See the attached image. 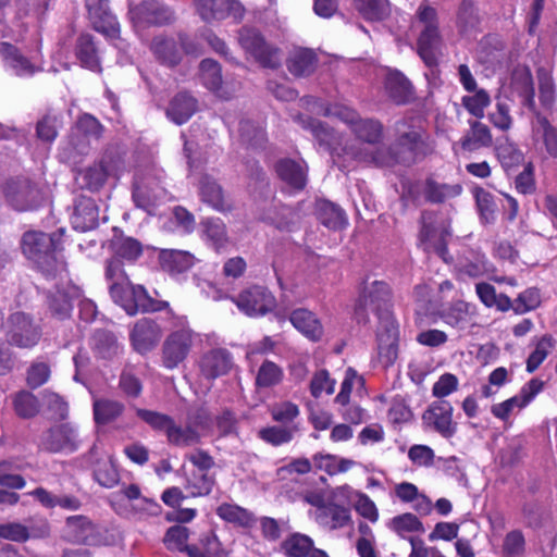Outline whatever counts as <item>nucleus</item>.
I'll return each instance as SVG.
<instances>
[{
	"label": "nucleus",
	"instance_id": "nucleus-28",
	"mask_svg": "<svg viewBox=\"0 0 557 557\" xmlns=\"http://www.w3.org/2000/svg\"><path fill=\"white\" fill-rule=\"evenodd\" d=\"M289 321L295 329L312 342H318L323 336L322 323L313 312L307 309L294 310L290 313Z\"/></svg>",
	"mask_w": 557,
	"mask_h": 557
},
{
	"label": "nucleus",
	"instance_id": "nucleus-60",
	"mask_svg": "<svg viewBox=\"0 0 557 557\" xmlns=\"http://www.w3.org/2000/svg\"><path fill=\"white\" fill-rule=\"evenodd\" d=\"M473 95L463 96L461 103L465 109L474 117L482 119L485 109L491 104V97L485 89L476 88Z\"/></svg>",
	"mask_w": 557,
	"mask_h": 557
},
{
	"label": "nucleus",
	"instance_id": "nucleus-40",
	"mask_svg": "<svg viewBox=\"0 0 557 557\" xmlns=\"http://www.w3.org/2000/svg\"><path fill=\"white\" fill-rule=\"evenodd\" d=\"M358 14L368 22H382L391 14L388 0H352Z\"/></svg>",
	"mask_w": 557,
	"mask_h": 557
},
{
	"label": "nucleus",
	"instance_id": "nucleus-31",
	"mask_svg": "<svg viewBox=\"0 0 557 557\" xmlns=\"http://www.w3.org/2000/svg\"><path fill=\"white\" fill-rule=\"evenodd\" d=\"M351 520L350 510L337 504H323L318 506L317 521L330 530L342 529Z\"/></svg>",
	"mask_w": 557,
	"mask_h": 557
},
{
	"label": "nucleus",
	"instance_id": "nucleus-12",
	"mask_svg": "<svg viewBox=\"0 0 557 557\" xmlns=\"http://www.w3.org/2000/svg\"><path fill=\"white\" fill-rule=\"evenodd\" d=\"M237 308L249 317H260L274 310L276 299L264 286L253 285L242 290L233 298Z\"/></svg>",
	"mask_w": 557,
	"mask_h": 557
},
{
	"label": "nucleus",
	"instance_id": "nucleus-26",
	"mask_svg": "<svg viewBox=\"0 0 557 557\" xmlns=\"http://www.w3.org/2000/svg\"><path fill=\"white\" fill-rule=\"evenodd\" d=\"M278 177L290 188L301 190L307 184V169L304 161L282 159L275 165Z\"/></svg>",
	"mask_w": 557,
	"mask_h": 557
},
{
	"label": "nucleus",
	"instance_id": "nucleus-44",
	"mask_svg": "<svg viewBox=\"0 0 557 557\" xmlns=\"http://www.w3.org/2000/svg\"><path fill=\"white\" fill-rule=\"evenodd\" d=\"M63 125L61 112L49 110L36 123V136L45 143H53Z\"/></svg>",
	"mask_w": 557,
	"mask_h": 557
},
{
	"label": "nucleus",
	"instance_id": "nucleus-23",
	"mask_svg": "<svg viewBox=\"0 0 557 557\" xmlns=\"http://www.w3.org/2000/svg\"><path fill=\"white\" fill-rule=\"evenodd\" d=\"M420 242L424 245L425 250H434L440 257L445 259L447 252L445 236L448 232L444 228L441 231L433 225V214L423 212L421 215Z\"/></svg>",
	"mask_w": 557,
	"mask_h": 557
},
{
	"label": "nucleus",
	"instance_id": "nucleus-18",
	"mask_svg": "<svg viewBox=\"0 0 557 557\" xmlns=\"http://www.w3.org/2000/svg\"><path fill=\"white\" fill-rule=\"evenodd\" d=\"M233 366V356L225 348L210 349L199 360L200 374L209 381L226 375Z\"/></svg>",
	"mask_w": 557,
	"mask_h": 557
},
{
	"label": "nucleus",
	"instance_id": "nucleus-54",
	"mask_svg": "<svg viewBox=\"0 0 557 557\" xmlns=\"http://www.w3.org/2000/svg\"><path fill=\"white\" fill-rule=\"evenodd\" d=\"M92 347L96 354L103 359H111L121 350L114 334L102 330L94 334Z\"/></svg>",
	"mask_w": 557,
	"mask_h": 557
},
{
	"label": "nucleus",
	"instance_id": "nucleus-41",
	"mask_svg": "<svg viewBox=\"0 0 557 557\" xmlns=\"http://www.w3.org/2000/svg\"><path fill=\"white\" fill-rule=\"evenodd\" d=\"M461 191L462 186L460 184L438 183L433 178H428L423 188L425 199L432 203H441L456 198Z\"/></svg>",
	"mask_w": 557,
	"mask_h": 557
},
{
	"label": "nucleus",
	"instance_id": "nucleus-27",
	"mask_svg": "<svg viewBox=\"0 0 557 557\" xmlns=\"http://www.w3.org/2000/svg\"><path fill=\"white\" fill-rule=\"evenodd\" d=\"M201 237L216 252L230 245L226 225L220 218H208L201 221Z\"/></svg>",
	"mask_w": 557,
	"mask_h": 557
},
{
	"label": "nucleus",
	"instance_id": "nucleus-13",
	"mask_svg": "<svg viewBox=\"0 0 557 557\" xmlns=\"http://www.w3.org/2000/svg\"><path fill=\"white\" fill-rule=\"evenodd\" d=\"M454 408L444 399L433 401L423 412V423L445 438L453 437L457 432V423L453 421Z\"/></svg>",
	"mask_w": 557,
	"mask_h": 557
},
{
	"label": "nucleus",
	"instance_id": "nucleus-25",
	"mask_svg": "<svg viewBox=\"0 0 557 557\" xmlns=\"http://www.w3.org/2000/svg\"><path fill=\"white\" fill-rule=\"evenodd\" d=\"M114 166L109 161V157L104 156L98 163H95L78 174V182L83 188L91 191L99 190L106 183L109 174L113 172Z\"/></svg>",
	"mask_w": 557,
	"mask_h": 557
},
{
	"label": "nucleus",
	"instance_id": "nucleus-49",
	"mask_svg": "<svg viewBox=\"0 0 557 557\" xmlns=\"http://www.w3.org/2000/svg\"><path fill=\"white\" fill-rule=\"evenodd\" d=\"M163 270L172 274L183 273L194 264V256L182 250H163L160 255Z\"/></svg>",
	"mask_w": 557,
	"mask_h": 557
},
{
	"label": "nucleus",
	"instance_id": "nucleus-7",
	"mask_svg": "<svg viewBox=\"0 0 557 557\" xmlns=\"http://www.w3.org/2000/svg\"><path fill=\"white\" fill-rule=\"evenodd\" d=\"M322 114L329 117H336L346 123L356 135V137L367 144L373 145L380 141L382 137V125L374 120H362L358 113L343 104H329L323 108Z\"/></svg>",
	"mask_w": 557,
	"mask_h": 557
},
{
	"label": "nucleus",
	"instance_id": "nucleus-17",
	"mask_svg": "<svg viewBox=\"0 0 557 557\" xmlns=\"http://www.w3.org/2000/svg\"><path fill=\"white\" fill-rule=\"evenodd\" d=\"M79 442L75 428L66 423L48 430L41 437L40 446L51 453L74 451Z\"/></svg>",
	"mask_w": 557,
	"mask_h": 557
},
{
	"label": "nucleus",
	"instance_id": "nucleus-52",
	"mask_svg": "<svg viewBox=\"0 0 557 557\" xmlns=\"http://www.w3.org/2000/svg\"><path fill=\"white\" fill-rule=\"evenodd\" d=\"M475 292L487 308L496 307L499 311H508L512 307L511 299L505 294H497L495 287L488 283H478Z\"/></svg>",
	"mask_w": 557,
	"mask_h": 557
},
{
	"label": "nucleus",
	"instance_id": "nucleus-59",
	"mask_svg": "<svg viewBox=\"0 0 557 557\" xmlns=\"http://www.w3.org/2000/svg\"><path fill=\"white\" fill-rule=\"evenodd\" d=\"M213 485L214 479L207 471H193L187 478L185 488L190 496L198 497L210 494Z\"/></svg>",
	"mask_w": 557,
	"mask_h": 557
},
{
	"label": "nucleus",
	"instance_id": "nucleus-29",
	"mask_svg": "<svg viewBox=\"0 0 557 557\" xmlns=\"http://www.w3.org/2000/svg\"><path fill=\"white\" fill-rule=\"evenodd\" d=\"M150 49L156 59L166 66L173 67L182 60V52L173 37L157 35L150 44Z\"/></svg>",
	"mask_w": 557,
	"mask_h": 557
},
{
	"label": "nucleus",
	"instance_id": "nucleus-35",
	"mask_svg": "<svg viewBox=\"0 0 557 557\" xmlns=\"http://www.w3.org/2000/svg\"><path fill=\"white\" fill-rule=\"evenodd\" d=\"M197 101L186 92H180L170 101L166 116L177 125L186 123L196 112Z\"/></svg>",
	"mask_w": 557,
	"mask_h": 557
},
{
	"label": "nucleus",
	"instance_id": "nucleus-30",
	"mask_svg": "<svg viewBox=\"0 0 557 557\" xmlns=\"http://www.w3.org/2000/svg\"><path fill=\"white\" fill-rule=\"evenodd\" d=\"M493 136L490 127L478 121H469V129L460 139V146L465 151L473 152L481 148L492 146Z\"/></svg>",
	"mask_w": 557,
	"mask_h": 557
},
{
	"label": "nucleus",
	"instance_id": "nucleus-42",
	"mask_svg": "<svg viewBox=\"0 0 557 557\" xmlns=\"http://www.w3.org/2000/svg\"><path fill=\"white\" fill-rule=\"evenodd\" d=\"M533 133L536 140L542 141L548 156L557 158V128L545 116L536 114Z\"/></svg>",
	"mask_w": 557,
	"mask_h": 557
},
{
	"label": "nucleus",
	"instance_id": "nucleus-11",
	"mask_svg": "<svg viewBox=\"0 0 557 557\" xmlns=\"http://www.w3.org/2000/svg\"><path fill=\"white\" fill-rule=\"evenodd\" d=\"M194 7L201 21L209 24L227 18L239 23L245 15V8L238 0H195Z\"/></svg>",
	"mask_w": 557,
	"mask_h": 557
},
{
	"label": "nucleus",
	"instance_id": "nucleus-10",
	"mask_svg": "<svg viewBox=\"0 0 557 557\" xmlns=\"http://www.w3.org/2000/svg\"><path fill=\"white\" fill-rule=\"evenodd\" d=\"M195 334L189 327H181L171 332L162 345V366L168 370L176 369L183 363L193 346Z\"/></svg>",
	"mask_w": 557,
	"mask_h": 557
},
{
	"label": "nucleus",
	"instance_id": "nucleus-50",
	"mask_svg": "<svg viewBox=\"0 0 557 557\" xmlns=\"http://www.w3.org/2000/svg\"><path fill=\"white\" fill-rule=\"evenodd\" d=\"M491 269V264L486 256L476 250H471L469 255L459 264V274L468 277L476 278L485 275Z\"/></svg>",
	"mask_w": 557,
	"mask_h": 557
},
{
	"label": "nucleus",
	"instance_id": "nucleus-1",
	"mask_svg": "<svg viewBox=\"0 0 557 557\" xmlns=\"http://www.w3.org/2000/svg\"><path fill=\"white\" fill-rule=\"evenodd\" d=\"M388 285L382 281H373L364 286L355 307L358 323H367L370 312L379 318L377 350L386 366L393 364L397 358L399 337L398 326L388 311Z\"/></svg>",
	"mask_w": 557,
	"mask_h": 557
},
{
	"label": "nucleus",
	"instance_id": "nucleus-56",
	"mask_svg": "<svg viewBox=\"0 0 557 557\" xmlns=\"http://www.w3.org/2000/svg\"><path fill=\"white\" fill-rule=\"evenodd\" d=\"M387 527L401 537H405L407 533L424 532L423 523L411 512L395 516L389 520Z\"/></svg>",
	"mask_w": 557,
	"mask_h": 557
},
{
	"label": "nucleus",
	"instance_id": "nucleus-6",
	"mask_svg": "<svg viewBox=\"0 0 557 557\" xmlns=\"http://www.w3.org/2000/svg\"><path fill=\"white\" fill-rule=\"evenodd\" d=\"M111 297L127 314L137 312H158L169 307L168 301L153 299L143 285H134L128 282L123 288L115 285L111 288Z\"/></svg>",
	"mask_w": 557,
	"mask_h": 557
},
{
	"label": "nucleus",
	"instance_id": "nucleus-14",
	"mask_svg": "<svg viewBox=\"0 0 557 557\" xmlns=\"http://www.w3.org/2000/svg\"><path fill=\"white\" fill-rule=\"evenodd\" d=\"M543 387L544 382L542 380L537 377L530 380L517 395L493 405L491 408L492 414L502 421L508 420L516 409L521 410L527 407L543 391Z\"/></svg>",
	"mask_w": 557,
	"mask_h": 557
},
{
	"label": "nucleus",
	"instance_id": "nucleus-51",
	"mask_svg": "<svg viewBox=\"0 0 557 557\" xmlns=\"http://www.w3.org/2000/svg\"><path fill=\"white\" fill-rule=\"evenodd\" d=\"M215 512L222 520L244 528L251 527L256 521L250 511L235 504L223 503Z\"/></svg>",
	"mask_w": 557,
	"mask_h": 557
},
{
	"label": "nucleus",
	"instance_id": "nucleus-53",
	"mask_svg": "<svg viewBox=\"0 0 557 557\" xmlns=\"http://www.w3.org/2000/svg\"><path fill=\"white\" fill-rule=\"evenodd\" d=\"M495 154L505 170L517 166L523 161V153L507 137L498 140Z\"/></svg>",
	"mask_w": 557,
	"mask_h": 557
},
{
	"label": "nucleus",
	"instance_id": "nucleus-46",
	"mask_svg": "<svg viewBox=\"0 0 557 557\" xmlns=\"http://www.w3.org/2000/svg\"><path fill=\"white\" fill-rule=\"evenodd\" d=\"M299 431L298 424L273 425L259 430L258 436L272 446H281L292 442Z\"/></svg>",
	"mask_w": 557,
	"mask_h": 557
},
{
	"label": "nucleus",
	"instance_id": "nucleus-58",
	"mask_svg": "<svg viewBox=\"0 0 557 557\" xmlns=\"http://www.w3.org/2000/svg\"><path fill=\"white\" fill-rule=\"evenodd\" d=\"M525 441L521 436H515L507 441L506 446L499 454L502 466L512 467L519 463L524 457Z\"/></svg>",
	"mask_w": 557,
	"mask_h": 557
},
{
	"label": "nucleus",
	"instance_id": "nucleus-48",
	"mask_svg": "<svg viewBox=\"0 0 557 557\" xmlns=\"http://www.w3.org/2000/svg\"><path fill=\"white\" fill-rule=\"evenodd\" d=\"M200 196L205 202L218 211L223 212L231 209L221 186L209 176H203L200 181Z\"/></svg>",
	"mask_w": 557,
	"mask_h": 557
},
{
	"label": "nucleus",
	"instance_id": "nucleus-3",
	"mask_svg": "<svg viewBox=\"0 0 557 557\" xmlns=\"http://www.w3.org/2000/svg\"><path fill=\"white\" fill-rule=\"evenodd\" d=\"M22 249L23 253L48 276L61 275L66 270L53 236L42 232H27L23 235Z\"/></svg>",
	"mask_w": 557,
	"mask_h": 557
},
{
	"label": "nucleus",
	"instance_id": "nucleus-39",
	"mask_svg": "<svg viewBox=\"0 0 557 557\" xmlns=\"http://www.w3.org/2000/svg\"><path fill=\"white\" fill-rule=\"evenodd\" d=\"M75 53L82 66L92 72H101L98 49L89 34H82L77 38Z\"/></svg>",
	"mask_w": 557,
	"mask_h": 557
},
{
	"label": "nucleus",
	"instance_id": "nucleus-62",
	"mask_svg": "<svg viewBox=\"0 0 557 557\" xmlns=\"http://www.w3.org/2000/svg\"><path fill=\"white\" fill-rule=\"evenodd\" d=\"M200 76L203 85L218 92L222 86V73L220 64L212 59H205L200 63Z\"/></svg>",
	"mask_w": 557,
	"mask_h": 557
},
{
	"label": "nucleus",
	"instance_id": "nucleus-47",
	"mask_svg": "<svg viewBox=\"0 0 557 557\" xmlns=\"http://www.w3.org/2000/svg\"><path fill=\"white\" fill-rule=\"evenodd\" d=\"M92 409L96 423L108 424L122 416L125 406L115 399L98 398L95 399Z\"/></svg>",
	"mask_w": 557,
	"mask_h": 557
},
{
	"label": "nucleus",
	"instance_id": "nucleus-45",
	"mask_svg": "<svg viewBox=\"0 0 557 557\" xmlns=\"http://www.w3.org/2000/svg\"><path fill=\"white\" fill-rule=\"evenodd\" d=\"M317 216L319 221L331 230H341L347 224L345 212L335 203L327 200L317 201Z\"/></svg>",
	"mask_w": 557,
	"mask_h": 557
},
{
	"label": "nucleus",
	"instance_id": "nucleus-21",
	"mask_svg": "<svg viewBox=\"0 0 557 557\" xmlns=\"http://www.w3.org/2000/svg\"><path fill=\"white\" fill-rule=\"evenodd\" d=\"M133 199L137 208L152 213L157 207L168 200V193L158 178L146 180L135 186Z\"/></svg>",
	"mask_w": 557,
	"mask_h": 557
},
{
	"label": "nucleus",
	"instance_id": "nucleus-38",
	"mask_svg": "<svg viewBox=\"0 0 557 557\" xmlns=\"http://www.w3.org/2000/svg\"><path fill=\"white\" fill-rule=\"evenodd\" d=\"M385 88L389 97L397 103H406L413 94L409 79L399 71H391L385 78Z\"/></svg>",
	"mask_w": 557,
	"mask_h": 557
},
{
	"label": "nucleus",
	"instance_id": "nucleus-9",
	"mask_svg": "<svg viewBox=\"0 0 557 557\" xmlns=\"http://www.w3.org/2000/svg\"><path fill=\"white\" fill-rule=\"evenodd\" d=\"M238 42L245 52L263 67L275 69L281 64L280 50L267 44L256 29L246 27L240 29Z\"/></svg>",
	"mask_w": 557,
	"mask_h": 557
},
{
	"label": "nucleus",
	"instance_id": "nucleus-55",
	"mask_svg": "<svg viewBox=\"0 0 557 557\" xmlns=\"http://www.w3.org/2000/svg\"><path fill=\"white\" fill-rule=\"evenodd\" d=\"M111 248L115 257L125 260H136L143 252L141 244L132 237L116 235L111 240Z\"/></svg>",
	"mask_w": 557,
	"mask_h": 557
},
{
	"label": "nucleus",
	"instance_id": "nucleus-64",
	"mask_svg": "<svg viewBox=\"0 0 557 557\" xmlns=\"http://www.w3.org/2000/svg\"><path fill=\"white\" fill-rule=\"evenodd\" d=\"M502 553L504 557H522L524 555L525 539L520 530H512L505 535Z\"/></svg>",
	"mask_w": 557,
	"mask_h": 557
},
{
	"label": "nucleus",
	"instance_id": "nucleus-34",
	"mask_svg": "<svg viewBox=\"0 0 557 557\" xmlns=\"http://www.w3.org/2000/svg\"><path fill=\"white\" fill-rule=\"evenodd\" d=\"M66 537L81 544H91L95 541L96 529L85 516H72L65 522Z\"/></svg>",
	"mask_w": 557,
	"mask_h": 557
},
{
	"label": "nucleus",
	"instance_id": "nucleus-8",
	"mask_svg": "<svg viewBox=\"0 0 557 557\" xmlns=\"http://www.w3.org/2000/svg\"><path fill=\"white\" fill-rule=\"evenodd\" d=\"M41 336V326L30 314L16 311L9 315L5 338L10 346L32 349L39 344Z\"/></svg>",
	"mask_w": 557,
	"mask_h": 557
},
{
	"label": "nucleus",
	"instance_id": "nucleus-15",
	"mask_svg": "<svg viewBox=\"0 0 557 557\" xmlns=\"http://www.w3.org/2000/svg\"><path fill=\"white\" fill-rule=\"evenodd\" d=\"M85 7L95 30L111 39L120 36V24L110 10L109 0H85Z\"/></svg>",
	"mask_w": 557,
	"mask_h": 557
},
{
	"label": "nucleus",
	"instance_id": "nucleus-22",
	"mask_svg": "<svg viewBox=\"0 0 557 557\" xmlns=\"http://www.w3.org/2000/svg\"><path fill=\"white\" fill-rule=\"evenodd\" d=\"M78 296L79 289L70 283L55 285L48 292L47 304L54 317L65 319L70 315L73 309V301Z\"/></svg>",
	"mask_w": 557,
	"mask_h": 557
},
{
	"label": "nucleus",
	"instance_id": "nucleus-43",
	"mask_svg": "<svg viewBox=\"0 0 557 557\" xmlns=\"http://www.w3.org/2000/svg\"><path fill=\"white\" fill-rule=\"evenodd\" d=\"M297 122L302 128L312 134L321 147H324L326 150L333 149L336 143V135L332 128L310 116H298Z\"/></svg>",
	"mask_w": 557,
	"mask_h": 557
},
{
	"label": "nucleus",
	"instance_id": "nucleus-4",
	"mask_svg": "<svg viewBox=\"0 0 557 557\" xmlns=\"http://www.w3.org/2000/svg\"><path fill=\"white\" fill-rule=\"evenodd\" d=\"M414 26L420 30L418 53L426 66L437 65L442 54L443 39L438 28L437 12L430 5L421 4L416 13Z\"/></svg>",
	"mask_w": 557,
	"mask_h": 557
},
{
	"label": "nucleus",
	"instance_id": "nucleus-24",
	"mask_svg": "<svg viewBox=\"0 0 557 557\" xmlns=\"http://www.w3.org/2000/svg\"><path fill=\"white\" fill-rule=\"evenodd\" d=\"M0 55L4 66L16 76L29 77L40 70L23 55L15 46L9 42L0 44Z\"/></svg>",
	"mask_w": 557,
	"mask_h": 557
},
{
	"label": "nucleus",
	"instance_id": "nucleus-5",
	"mask_svg": "<svg viewBox=\"0 0 557 557\" xmlns=\"http://www.w3.org/2000/svg\"><path fill=\"white\" fill-rule=\"evenodd\" d=\"M128 17L136 32L149 27H163L172 25L176 21L174 10L158 0H143L138 3H129Z\"/></svg>",
	"mask_w": 557,
	"mask_h": 557
},
{
	"label": "nucleus",
	"instance_id": "nucleus-19",
	"mask_svg": "<svg viewBox=\"0 0 557 557\" xmlns=\"http://www.w3.org/2000/svg\"><path fill=\"white\" fill-rule=\"evenodd\" d=\"M207 425V416L205 412H198L190 416L186 425L180 426L173 422L166 434L169 443L175 446H191L200 442L202 436L200 430Z\"/></svg>",
	"mask_w": 557,
	"mask_h": 557
},
{
	"label": "nucleus",
	"instance_id": "nucleus-33",
	"mask_svg": "<svg viewBox=\"0 0 557 557\" xmlns=\"http://www.w3.org/2000/svg\"><path fill=\"white\" fill-rule=\"evenodd\" d=\"M511 88L521 98L524 106L534 109V85L529 67L519 65L512 71Z\"/></svg>",
	"mask_w": 557,
	"mask_h": 557
},
{
	"label": "nucleus",
	"instance_id": "nucleus-16",
	"mask_svg": "<svg viewBox=\"0 0 557 557\" xmlns=\"http://www.w3.org/2000/svg\"><path fill=\"white\" fill-rule=\"evenodd\" d=\"M5 198L10 205L18 210L26 211L36 208L41 201V193L28 180H15L7 184Z\"/></svg>",
	"mask_w": 557,
	"mask_h": 557
},
{
	"label": "nucleus",
	"instance_id": "nucleus-20",
	"mask_svg": "<svg viewBox=\"0 0 557 557\" xmlns=\"http://www.w3.org/2000/svg\"><path fill=\"white\" fill-rule=\"evenodd\" d=\"M161 336L162 331L159 324L148 318L138 320L129 333L132 346L141 355L152 350Z\"/></svg>",
	"mask_w": 557,
	"mask_h": 557
},
{
	"label": "nucleus",
	"instance_id": "nucleus-61",
	"mask_svg": "<svg viewBox=\"0 0 557 557\" xmlns=\"http://www.w3.org/2000/svg\"><path fill=\"white\" fill-rule=\"evenodd\" d=\"M283 380V370L273 361H264L256 375V386L258 388H269L281 383Z\"/></svg>",
	"mask_w": 557,
	"mask_h": 557
},
{
	"label": "nucleus",
	"instance_id": "nucleus-57",
	"mask_svg": "<svg viewBox=\"0 0 557 557\" xmlns=\"http://www.w3.org/2000/svg\"><path fill=\"white\" fill-rule=\"evenodd\" d=\"M314 461L320 470L325 471L330 475L345 473L356 466V462L351 459L331 454L317 455L314 456Z\"/></svg>",
	"mask_w": 557,
	"mask_h": 557
},
{
	"label": "nucleus",
	"instance_id": "nucleus-63",
	"mask_svg": "<svg viewBox=\"0 0 557 557\" xmlns=\"http://www.w3.org/2000/svg\"><path fill=\"white\" fill-rule=\"evenodd\" d=\"M470 305L462 300L454 302L442 314L445 323L450 326L463 329L469 323Z\"/></svg>",
	"mask_w": 557,
	"mask_h": 557
},
{
	"label": "nucleus",
	"instance_id": "nucleus-2",
	"mask_svg": "<svg viewBox=\"0 0 557 557\" xmlns=\"http://www.w3.org/2000/svg\"><path fill=\"white\" fill-rule=\"evenodd\" d=\"M405 126V122L397 124L398 139L396 146L401 149L398 152L389 149H379L375 152H370L350 147L347 153L359 161L372 162L380 166H391L394 163H411L418 154L424 153L425 145L422 139V132L419 128L409 127L406 131L403 129Z\"/></svg>",
	"mask_w": 557,
	"mask_h": 557
},
{
	"label": "nucleus",
	"instance_id": "nucleus-37",
	"mask_svg": "<svg viewBox=\"0 0 557 557\" xmlns=\"http://www.w3.org/2000/svg\"><path fill=\"white\" fill-rule=\"evenodd\" d=\"M315 53L306 48L295 49L287 59V69L295 76H309L317 67Z\"/></svg>",
	"mask_w": 557,
	"mask_h": 557
},
{
	"label": "nucleus",
	"instance_id": "nucleus-32",
	"mask_svg": "<svg viewBox=\"0 0 557 557\" xmlns=\"http://www.w3.org/2000/svg\"><path fill=\"white\" fill-rule=\"evenodd\" d=\"M280 550L285 557H312L315 550L313 540L304 533L294 532L280 544Z\"/></svg>",
	"mask_w": 557,
	"mask_h": 557
},
{
	"label": "nucleus",
	"instance_id": "nucleus-36",
	"mask_svg": "<svg viewBox=\"0 0 557 557\" xmlns=\"http://www.w3.org/2000/svg\"><path fill=\"white\" fill-rule=\"evenodd\" d=\"M98 222V209L90 198H81L77 200L74 213L72 215V224L74 228L86 232L95 227Z\"/></svg>",
	"mask_w": 557,
	"mask_h": 557
}]
</instances>
